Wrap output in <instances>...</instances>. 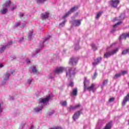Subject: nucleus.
I'll list each match as a JSON object with an SVG mask.
<instances>
[{
    "label": "nucleus",
    "instance_id": "20e7f679",
    "mask_svg": "<svg viewBox=\"0 0 129 129\" xmlns=\"http://www.w3.org/2000/svg\"><path fill=\"white\" fill-rule=\"evenodd\" d=\"M118 50H119V48H116L115 49H113L111 51L106 52L104 55V58H109L110 56H112V55L116 54V53L118 52Z\"/></svg>",
    "mask_w": 129,
    "mask_h": 129
},
{
    "label": "nucleus",
    "instance_id": "a211bd4d",
    "mask_svg": "<svg viewBox=\"0 0 129 129\" xmlns=\"http://www.w3.org/2000/svg\"><path fill=\"white\" fill-rule=\"evenodd\" d=\"M33 36H34V30H32L28 33V40H32Z\"/></svg>",
    "mask_w": 129,
    "mask_h": 129
},
{
    "label": "nucleus",
    "instance_id": "f257e3e1",
    "mask_svg": "<svg viewBox=\"0 0 129 129\" xmlns=\"http://www.w3.org/2000/svg\"><path fill=\"white\" fill-rule=\"evenodd\" d=\"M52 97L53 95H49L45 98L39 99V105L34 108V111L35 112H40V111H42L44 105H47L49 101L52 100Z\"/></svg>",
    "mask_w": 129,
    "mask_h": 129
},
{
    "label": "nucleus",
    "instance_id": "1a4fd4ad",
    "mask_svg": "<svg viewBox=\"0 0 129 129\" xmlns=\"http://www.w3.org/2000/svg\"><path fill=\"white\" fill-rule=\"evenodd\" d=\"M64 71V68L59 67L56 68L53 72L54 74H60V73H62Z\"/></svg>",
    "mask_w": 129,
    "mask_h": 129
},
{
    "label": "nucleus",
    "instance_id": "e2e57ef3",
    "mask_svg": "<svg viewBox=\"0 0 129 129\" xmlns=\"http://www.w3.org/2000/svg\"><path fill=\"white\" fill-rule=\"evenodd\" d=\"M108 49H109V47H108Z\"/></svg>",
    "mask_w": 129,
    "mask_h": 129
},
{
    "label": "nucleus",
    "instance_id": "de8ad7c7",
    "mask_svg": "<svg viewBox=\"0 0 129 129\" xmlns=\"http://www.w3.org/2000/svg\"><path fill=\"white\" fill-rule=\"evenodd\" d=\"M26 62L28 64H29V63H30V62H31V61L30 60V59H26Z\"/></svg>",
    "mask_w": 129,
    "mask_h": 129
},
{
    "label": "nucleus",
    "instance_id": "4d7b16f0",
    "mask_svg": "<svg viewBox=\"0 0 129 129\" xmlns=\"http://www.w3.org/2000/svg\"><path fill=\"white\" fill-rule=\"evenodd\" d=\"M63 19H65V15L63 16Z\"/></svg>",
    "mask_w": 129,
    "mask_h": 129
},
{
    "label": "nucleus",
    "instance_id": "6e6d98bb",
    "mask_svg": "<svg viewBox=\"0 0 129 129\" xmlns=\"http://www.w3.org/2000/svg\"><path fill=\"white\" fill-rule=\"evenodd\" d=\"M49 78H54V77H53V76H50V77H49Z\"/></svg>",
    "mask_w": 129,
    "mask_h": 129
},
{
    "label": "nucleus",
    "instance_id": "c756f323",
    "mask_svg": "<svg viewBox=\"0 0 129 129\" xmlns=\"http://www.w3.org/2000/svg\"><path fill=\"white\" fill-rule=\"evenodd\" d=\"M91 46H92V49H93L94 51H96V50H97V47L94 43H92L91 44Z\"/></svg>",
    "mask_w": 129,
    "mask_h": 129
},
{
    "label": "nucleus",
    "instance_id": "423d86ee",
    "mask_svg": "<svg viewBox=\"0 0 129 129\" xmlns=\"http://www.w3.org/2000/svg\"><path fill=\"white\" fill-rule=\"evenodd\" d=\"M12 44H13V42L10 41L8 42L7 45H1L0 46V54H2V53H4L7 47H9V46H11Z\"/></svg>",
    "mask_w": 129,
    "mask_h": 129
},
{
    "label": "nucleus",
    "instance_id": "052dcab7",
    "mask_svg": "<svg viewBox=\"0 0 129 129\" xmlns=\"http://www.w3.org/2000/svg\"><path fill=\"white\" fill-rule=\"evenodd\" d=\"M113 45V44H112L111 46H110V47H112V45Z\"/></svg>",
    "mask_w": 129,
    "mask_h": 129
},
{
    "label": "nucleus",
    "instance_id": "a19ab883",
    "mask_svg": "<svg viewBox=\"0 0 129 129\" xmlns=\"http://www.w3.org/2000/svg\"><path fill=\"white\" fill-rule=\"evenodd\" d=\"M33 81V79H29L28 81H27V83L28 84H30L31 83H32V82Z\"/></svg>",
    "mask_w": 129,
    "mask_h": 129
},
{
    "label": "nucleus",
    "instance_id": "09e8293b",
    "mask_svg": "<svg viewBox=\"0 0 129 129\" xmlns=\"http://www.w3.org/2000/svg\"><path fill=\"white\" fill-rule=\"evenodd\" d=\"M3 67H4V64L0 63V68H3Z\"/></svg>",
    "mask_w": 129,
    "mask_h": 129
},
{
    "label": "nucleus",
    "instance_id": "37998d69",
    "mask_svg": "<svg viewBox=\"0 0 129 129\" xmlns=\"http://www.w3.org/2000/svg\"><path fill=\"white\" fill-rule=\"evenodd\" d=\"M53 113H54V111H51L49 112L48 113V114L49 115V116H51L52 115V114H53Z\"/></svg>",
    "mask_w": 129,
    "mask_h": 129
},
{
    "label": "nucleus",
    "instance_id": "c85d7f7f",
    "mask_svg": "<svg viewBox=\"0 0 129 129\" xmlns=\"http://www.w3.org/2000/svg\"><path fill=\"white\" fill-rule=\"evenodd\" d=\"M121 76V74L119 73L118 74L115 75V76L113 78V79H116V78H119V77H120Z\"/></svg>",
    "mask_w": 129,
    "mask_h": 129
},
{
    "label": "nucleus",
    "instance_id": "2eb2a0df",
    "mask_svg": "<svg viewBox=\"0 0 129 129\" xmlns=\"http://www.w3.org/2000/svg\"><path fill=\"white\" fill-rule=\"evenodd\" d=\"M77 9H78V8H77L76 7L72 8L71 9V11H69L67 14H66L65 18H67V17H68V15H70V14H71V13H73V12H75V11H76V10H77Z\"/></svg>",
    "mask_w": 129,
    "mask_h": 129
},
{
    "label": "nucleus",
    "instance_id": "9d476101",
    "mask_svg": "<svg viewBox=\"0 0 129 129\" xmlns=\"http://www.w3.org/2000/svg\"><path fill=\"white\" fill-rule=\"evenodd\" d=\"M78 93V89L77 88H74L72 90V92L71 93V96H77Z\"/></svg>",
    "mask_w": 129,
    "mask_h": 129
},
{
    "label": "nucleus",
    "instance_id": "6ab92c4d",
    "mask_svg": "<svg viewBox=\"0 0 129 129\" xmlns=\"http://www.w3.org/2000/svg\"><path fill=\"white\" fill-rule=\"evenodd\" d=\"M50 38V36H48L43 41L40 42V47L41 48H43L44 47V43L46 42V41H48Z\"/></svg>",
    "mask_w": 129,
    "mask_h": 129
},
{
    "label": "nucleus",
    "instance_id": "79ce46f5",
    "mask_svg": "<svg viewBox=\"0 0 129 129\" xmlns=\"http://www.w3.org/2000/svg\"><path fill=\"white\" fill-rule=\"evenodd\" d=\"M113 101H114V98H113V97L110 98L109 99V102H113Z\"/></svg>",
    "mask_w": 129,
    "mask_h": 129
},
{
    "label": "nucleus",
    "instance_id": "7ed1b4c3",
    "mask_svg": "<svg viewBox=\"0 0 129 129\" xmlns=\"http://www.w3.org/2000/svg\"><path fill=\"white\" fill-rule=\"evenodd\" d=\"M11 6V1L9 0L4 4L3 9L1 10L0 13L2 15H6L8 13V9Z\"/></svg>",
    "mask_w": 129,
    "mask_h": 129
},
{
    "label": "nucleus",
    "instance_id": "7c9ffc66",
    "mask_svg": "<svg viewBox=\"0 0 129 129\" xmlns=\"http://www.w3.org/2000/svg\"><path fill=\"white\" fill-rule=\"evenodd\" d=\"M65 26V21L59 24V28H63Z\"/></svg>",
    "mask_w": 129,
    "mask_h": 129
},
{
    "label": "nucleus",
    "instance_id": "9b49d317",
    "mask_svg": "<svg viewBox=\"0 0 129 129\" xmlns=\"http://www.w3.org/2000/svg\"><path fill=\"white\" fill-rule=\"evenodd\" d=\"M80 114H81V112L80 111H78V112L75 113L73 116L74 120H76V119H78L79 116H80Z\"/></svg>",
    "mask_w": 129,
    "mask_h": 129
},
{
    "label": "nucleus",
    "instance_id": "864d4df0",
    "mask_svg": "<svg viewBox=\"0 0 129 129\" xmlns=\"http://www.w3.org/2000/svg\"><path fill=\"white\" fill-rule=\"evenodd\" d=\"M15 73V71H13L12 72H11V74H14Z\"/></svg>",
    "mask_w": 129,
    "mask_h": 129
},
{
    "label": "nucleus",
    "instance_id": "a878e982",
    "mask_svg": "<svg viewBox=\"0 0 129 129\" xmlns=\"http://www.w3.org/2000/svg\"><path fill=\"white\" fill-rule=\"evenodd\" d=\"M128 53H129V48L125 50H123L122 51L121 54L122 55H126V54H128Z\"/></svg>",
    "mask_w": 129,
    "mask_h": 129
},
{
    "label": "nucleus",
    "instance_id": "8fccbe9b",
    "mask_svg": "<svg viewBox=\"0 0 129 129\" xmlns=\"http://www.w3.org/2000/svg\"><path fill=\"white\" fill-rule=\"evenodd\" d=\"M20 16L21 17H24V14L21 13Z\"/></svg>",
    "mask_w": 129,
    "mask_h": 129
},
{
    "label": "nucleus",
    "instance_id": "aec40b11",
    "mask_svg": "<svg viewBox=\"0 0 129 129\" xmlns=\"http://www.w3.org/2000/svg\"><path fill=\"white\" fill-rule=\"evenodd\" d=\"M26 25L24 23H22V24H21L20 22H17L16 24H15L14 27L15 28H18V27H20V28H24Z\"/></svg>",
    "mask_w": 129,
    "mask_h": 129
},
{
    "label": "nucleus",
    "instance_id": "5fc2aeb1",
    "mask_svg": "<svg viewBox=\"0 0 129 129\" xmlns=\"http://www.w3.org/2000/svg\"><path fill=\"white\" fill-rule=\"evenodd\" d=\"M33 128H34V126H31L30 127V129H33Z\"/></svg>",
    "mask_w": 129,
    "mask_h": 129
},
{
    "label": "nucleus",
    "instance_id": "58836bf2",
    "mask_svg": "<svg viewBox=\"0 0 129 129\" xmlns=\"http://www.w3.org/2000/svg\"><path fill=\"white\" fill-rule=\"evenodd\" d=\"M32 72L33 73H36L37 72V69H36V67H34L32 69Z\"/></svg>",
    "mask_w": 129,
    "mask_h": 129
},
{
    "label": "nucleus",
    "instance_id": "5701e85b",
    "mask_svg": "<svg viewBox=\"0 0 129 129\" xmlns=\"http://www.w3.org/2000/svg\"><path fill=\"white\" fill-rule=\"evenodd\" d=\"M79 42L80 40H78L75 45V49L76 50H79V49H80V47H79Z\"/></svg>",
    "mask_w": 129,
    "mask_h": 129
},
{
    "label": "nucleus",
    "instance_id": "13d9d810",
    "mask_svg": "<svg viewBox=\"0 0 129 129\" xmlns=\"http://www.w3.org/2000/svg\"><path fill=\"white\" fill-rule=\"evenodd\" d=\"M114 31H115L114 29H113L112 30V32H114Z\"/></svg>",
    "mask_w": 129,
    "mask_h": 129
},
{
    "label": "nucleus",
    "instance_id": "f704fd0d",
    "mask_svg": "<svg viewBox=\"0 0 129 129\" xmlns=\"http://www.w3.org/2000/svg\"><path fill=\"white\" fill-rule=\"evenodd\" d=\"M101 14H102V12H99L96 17V19H99L100 16H101Z\"/></svg>",
    "mask_w": 129,
    "mask_h": 129
},
{
    "label": "nucleus",
    "instance_id": "4be33fe9",
    "mask_svg": "<svg viewBox=\"0 0 129 129\" xmlns=\"http://www.w3.org/2000/svg\"><path fill=\"white\" fill-rule=\"evenodd\" d=\"M111 126H112L111 122H109L106 125L103 129H110L111 128Z\"/></svg>",
    "mask_w": 129,
    "mask_h": 129
},
{
    "label": "nucleus",
    "instance_id": "dca6fc26",
    "mask_svg": "<svg viewBox=\"0 0 129 129\" xmlns=\"http://www.w3.org/2000/svg\"><path fill=\"white\" fill-rule=\"evenodd\" d=\"M10 76H11V74L9 73V72H7L4 76V81H7V80H9Z\"/></svg>",
    "mask_w": 129,
    "mask_h": 129
},
{
    "label": "nucleus",
    "instance_id": "e433bc0d",
    "mask_svg": "<svg viewBox=\"0 0 129 129\" xmlns=\"http://www.w3.org/2000/svg\"><path fill=\"white\" fill-rule=\"evenodd\" d=\"M74 85V83H73V82H71L68 84V86H71V87H73Z\"/></svg>",
    "mask_w": 129,
    "mask_h": 129
},
{
    "label": "nucleus",
    "instance_id": "f03ea898",
    "mask_svg": "<svg viewBox=\"0 0 129 129\" xmlns=\"http://www.w3.org/2000/svg\"><path fill=\"white\" fill-rule=\"evenodd\" d=\"M66 71L67 77H68V78H72L75 73H76V69L74 68H66Z\"/></svg>",
    "mask_w": 129,
    "mask_h": 129
},
{
    "label": "nucleus",
    "instance_id": "473e14b6",
    "mask_svg": "<svg viewBox=\"0 0 129 129\" xmlns=\"http://www.w3.org/2000/svg\"><path fill=\"white\" fill-rule=\"evenodd\" d=\"M25 125H26V123L25 122H23L22 123V124H21L19 129H23L24 128V126H25Z\"/></svg>",
    "mask_w": 129,
    "mask_h": 129
},
{
    "label": "nucleus",
    "instance_id": "a18cd8bd",
    "mask_svg": "<svg viewBox=\"0 0 129 129\" xmlns=\"http://www.w3.org/2000/svg\"><path fill=\"white\" fill-rule=\"evenodd\" d=\"M10 58H11V60H14L16 59V56H11Z\"/></svg>",
    "mask_w": 129,
    "mask_h": 129
},
{
    "label": "nucleus",
    "instance_id": "6e6552de",
    "mask_svg": "<svg viewBox=\"0 0 129 129\" xmlns=\"http://www.w3.org/2000/svg\"><path fill=\"white\" fill-rule=\"evenodd\" d=\"M119 4V0H111V6L113 8H117V6Z\"/></svg>",
    "mask_w": 129,
    "mask_h": 129
},
{
    "label": "nucleus",
    "instance_id": "bb28decb",
    "mask_svg": "<svg viewBox=\"0 0 129 129\" xmlns=\"http://www.w3.org/2000/svg\"><path fill=\"white\" fill-rule=\"evenodd\" d=\"M124 19V17H123V15H121L119 16V19H117V18H115L113 19V22L115 21H120V20H123Z\"/></svg>",
    "mask_w": 129,
    "mask_h": 129
},
{
    "label": "nucleus",
    "instance_id": "c9c22d12",
    "mask_svg": "<svg viewBox=\"0 0 129 129\" xmlns=\"http://www.w3.org/2000/svg\"><path fill=\"white\" fill-rule=\"evenodd\" d=\"M97 76V72H95L93 76L92 77V79H95Z\"/></svg>",
    "mask_w": 129,
    "mask_h": 129
},
{
    "label": "nucleus",
    "instance_id": "39448f33",
    "mask_svg": "<svg viewBox=\"0 0 129 129\" xmlns=\"http://www.w3.org/2000/svg\"><path fill=\"white\" fill-rule=\"evenodd\" d=\"M78 63V58L75 57H71L69 64L70 65H72L73 66H75Z\"/></svg>",
    "mask_w": 129,
    "mask_h": 129
},
{
    "label": "nucleus",
    "instance_id": "bf43d9fd",
    "mask_svg": "<svg viewBox=\"0 0 129 129\" xmlns=\"http://www.w3.org/2000/svg\"><path fill=\"white\" fill-rule=\"evenodd\" d=\"M65 105H66V106L67 105V103H66V102H65Z\"/></svg>",
    "mask_w": 129,
    "mask_h": 129
},
{
    "label": "nucleus",
    "instance_id": "4c0bfd02",
    "mask_svg": "<svg viewBox=\"0 0 129 129\" xmlns=\"http://www.w3.org/2000/svg\"><path fill=\"white\" fill-rule=\"evenodd\" d=\"M126 73H127L126 71H121V72L120 73V74H121V75H125V74H126Z\"/></svg>",
    "mask_w": 129,
    "mask_h": 129
},
{
    "label": "nucleus",
    "instance_id": "0eeeda50",
    "mask_svg": "<svg viewBox=\"0 0 129 129\" xmlns=\"http://www.w3.org/2000/svg\"><path fill=\"white\" fill-rule=\"evenodd\" d=\"M72 24L74 27H79L81 25V20H74L72 21Z\"/></svg>",
    "mask_w": 129,
    "mask_h": 129
},
{
    "label": "nucleus",
    "instance_id": "72a5a7b5",
    "mask_svg": "<svg viewBox=\"0 0 129 129\" xmlns=\"http://www.w3.org/2000/svg\"><path fill=\"white\" fill-rule=\"evenodd\" d=\"M121 23H122L121 21L117 22L116 24H115V25H114L113 26V28H116V27H117V25H120V24H121Z\"/></svg>",
    "mask_w": 129,
    "mask_h": 129
},
{
    "label": "nucleus",
    "instance_id": "f8f14e48",
    "mask_svg": "<svg viewBox=\"0 0 129 129\" xmlns=\"http://www.w3.org/2000/svg\"><path fill=\"white\" fill-rule=\"evenodd\" d=\"M95 86L96 85L95 84H92L90 87L87 88V89L89 91H92V92H94V91H95Z\"/></svg>",
    "mask_w": 129,
    "mask_h": 129
},
{
    "label": "nucleus",
    "instance_id": "412c9836",
    "mask_svg": "<svg viewBox=\"0 0 129 129\" xmlns=\"http://www.w3.org/2000/svg\"><path fill=\"white\" fill-rule=\"evenodd\" d=\"M78 107H80V104H79L75 105V106H71L69 108V110H75V109H77V108H78Z\"/></svg>",
    "mask_w": 129,
    "mask_h": 129
},
{
    "label": "nucleus",
    "instance_id": "f3484780",
    "mask_svg": "<svg viewBox=\"0 0 129 129\" xmlns=\"http://www.w3.org/2000/svg\"><path fill=\"white\" fill-rule=\"evenodd\" d=\"M49 14L48 12H45V13L41 14V18L42 20H45V19H48L49 18Z\"/></svg>",
    "mask_w": 129,
    "mask_h": 129
},
{
    "label": "nucleus",
    "instance_id": "4468645a",
    "mask_svg": "<svg viewBox=\"0 0 129 129\" xmlns=\"http://www.w3.org/2000/svg\"><path fill=\"white\" fill-rule=\"evenodd\" d=\"M101 57H98L96 59H95L94 62L92 63L93 66H96V65H98L99 63H100V61H101Z\"/></svg>",
    "mask_w": 129,
    "mask_h": 129
},
{
    "label": "nucleus",
    "instance_id": "2f4dec72",
    "mask_svg": "<svg viewBox=\"0 0 129 129\" xmlns=\"http://www.w3.org/2000/svg\"><path fill=\"white\" fill-rule=\"evenodd\" d=\"M49 129H63V128H62V127L60 126H56L53 127L49 128Z\"/></svg>",
    "mask_w": 129,
    "mask_h": 129
},
{
    "label": "nucleus",
    "instance_id": "49530a36",
    "mask_svg": "<svg viewBox=\"0 0 129 129\" xmlns=\"http://www.w3.org/2000/svg\"><path fill=\"white\" fill-rule=\"evenodd\" d=\"M40 51V49H37L36 50H35V53L36 54H38V53H39V51Z\"/></svg>",
    "mask_w": 129,
    "mask_h": 129
},
{
    "label": "nucleus",
    "instance_id": "603ef678",
    "mask_svg": "<svg viewBox=\"0 0 129 129\" xmlns=\"http://www.w3.org/2000/svg\"><path fill=\"white\" fill-rule=\"evenodd\" d=\"M10 100H14V97H11Z\"/></svg>",
    "mask_w": 129,
    "mask_h": 129
},
{
    "label": "nucleus",
    "instance_id": "ea45409f",
    "mask_svg": "<svg viewBox=\"0 0 129 129\" xmlns=\"http://www.w3.org/2000/svg\"><path fill=\"white\" fill-rule=\"evenodd\" d=\"M107 82H108V80H105L103 82V86H104L106 84H107Z\"/></svg>",
    "mask_w": 129,
    "mask_h": 129
},
{
    "label": "nucleus",
    "instance_id": "c03bdc74",
    "mask_svg": "<svg viewBox=\"0 0 129 129\" xmlns=\"http://www.w3.org/2000/svg\"><path fill=\"white\" fill-rule=\"evenodd\" d=\"M61 106H65V101L60 102Z\"/></svg>",
    "mask_w": 129,
    "mask_h": 129
},
{
    "label": "nucleus",
    "instance_id": "3c124183",
    "mask_svg": "<svg viewBox=\"0 0 129 129\" xmlns=\"http://www.w3.org/2000/svg\"><path fill=\"white\" fill-rule=\"evenodd\" d=\"M23 40H24V37H22L20 40V42H22V41H23Z\"/></svg>",
    "mask_w": 129,
    "mask_h": 129
},
{
    "label": "nucleus",
    "instance_id": "cd10ccee",
    "mask_svg": "<svg viewBox=\"0 0 129 129\" xmlns=\"http://www.w3.org/2000/svg\"><path fill=\"white\" fill-rule=\"evenodd\" d=\"M47 0H36V3L38 5H41V4H44L45 2H47Z\"/></svg>",
    "mask_w": 129,
    "mask_h": 129
},
{
    "label": "nucleus",
    "instance_id": "b1692460",
    "mask_svg": "<svg viewBox=\"0 0 129 129\" xmlns=\"http://www.w3.org/2000/svg\"><path fill=\"white\" fill-rule=\"evenodd\" d=\"M10 6H12L11 11H15L17 9V5L12 4V2H11Z\"/></svg>",
    "mask_w": 129,
    "mask_h": 129
},
{
    "label": "nucleus",
    "instance_id": "ddd939ff",
    "mask_svg": "<svg viewBox=\"0 0 129 129\" xmlns=\"http://www.w3.org/2000/svg\"><path fill=\"white\" fill-rule=\"evenodd\" d=\"M129 101V93L127 94V95L124 98L122 102V105L124 106L125 105V103Z\"/></svg>",
    "mask_w": 129,
    "mask_h": 129
},
{
    "label": "nucleus",
    "instance_id": "393cba45",
    "mask_svg": "<svg viewBox=\"0 0 129 129\" xmlns=\"http://www.w3.org/2000/svg\"><path fill=\"white\" fill-rule=\"evenodd\" d=\"M88 84H89V81L86 80V78H85V81L84 82V86L85 89H86V86Z\"/></svg>",
    "mask_w": 129,
    "mask_h": 129
},
{
    "label": "nucleus",
    "instance_id": "680f3d73",
    "mask_svg": "<svg viewBox=\"0 0 129 129\" xmlns=\"http://www.w3.org/2000/svg\"><path fill=\"white\" fill-rule=\"evenodd\" d=\"M33 56V57H34L35 55H32Z\"/></svg>",
    "mask_w": 129,
    "mask_h": 129
}]
</instances>
